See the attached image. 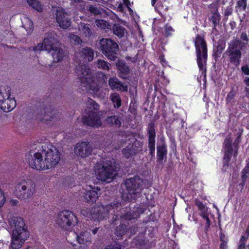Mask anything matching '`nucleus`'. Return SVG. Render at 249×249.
<instances>
[{"mask_svg": "<svg viewBox=\"0 0 249 249\" xmlns=\"http://www.w3.org/2000/svg\"><path fill=\"white\" fill-rule=\"evenodd\" d=\"M118 209L120 210V214L118 213L115 215V217H113L112 220L113 221H116L119 218L122 221L137 218L141 213H143L144 211L143 208L139 206L134 208V210L132 211H131L130 208L126 207L122 209V205L120 203L114 201L105 207L103 205L94 206L90 210V215L93 219L101 220L107 218L110 213H116V210Z\"/></svg>", "mask_w": 249, "mask_h": 249, "instance_id": "f257e3e1", "label": "nucleus"}, {"mask_svg": "<svg viewBox=\"0 0 249 249\" xmlns=\"http://www.w3.org/2000/svg\"><path fill=\"white\" fill-rule=\"evenodd\" d=\"M8 221L12 231L11 247L12 249H19L29 237L27 227L21 217L10 215Z\"/></svg>", "mask_w": 249, "mask_h": 249, "instance_id": "f03ea898", "label": "nucleus"}, {"mask_svg": "<svg viewBox=\"0 0 249 249\" xmlns=\"http://www.w3.org/2000/svg\"><path fill=\"white\" fill-rule=\"evenodd\" d=\"M124 184L126 192L122 195L123 200L130 202L135 200L140 197L143 189V180L139 176H135L133 178L126 179Z\"/></svg>", "mask_w": 249, "mask_h": 249, "instance_id": "7ed1b4c3", "label": "nucleus"}, {"mask_svg": "<svg viewBox=\"0 0 249 249\" xmlns=\"http://www.w3.org/2000/svg\"><path fill=\"white\" fill-rule=\"evenodd\" d=\"M75 73L81 85L85 87L86 90H91L94 93L98 92L99 87L95 81L91 69L86 64H78L76 67Z\"/></svg>", "mask_w": 249, "mask_h": 249, "instance_id": "20e7f679", "label": "nucleus"}, {"mask_svg": "<svg viewBox=\"0 0 249 249\" xmlns=\"http://www.w3.org/2000/svg\"><path fill=\"white\" fill-rule=\"evenodd\" d=\"M95 173L98 180L110 182L117 174L115 160H106L103 163L96 164Z\"/></svg>", "mask_w": 249, "mask_h": 249, "instance_id": "39448f33", "label": "nucleus"}, {"mask_svg": "<svg viewBox=\"0 0 249 249\" xmlns=\"http://www.w3.org/2000/svg\"><path fill=\"white\" fill-rule=\"evenodd\" d=\"M36 190V184L30 179L19 181L15 186L16 196L20 200H26L31 198Z\"/></svg>", "mask_w": 249, "mask_h": 249, "instance_id": "423d86ee", "label": "nucleus"}, {"mask_svg": "<svg viewBox=\"0 0 249 249\" xmlns=\"http://www.w3.org/2000/svg\"><path fill=\"white\" fill-rule=\"evenodd\" d=\"M78 222V219L74 213L70 211H61L57 215L56 224L64 231H71Z\"/></svg>", "mask_w": 249, "mask_h": 249, "instance_id": "0eeeda50", "label": "nucleus"}, {"mask_svg": "<svg viewBox=\"0 0 249 249\" xmlns=\"http://www.w3.org/2000/svg\"><path fill=\"white\" fill-rule=\"evenodd\" d=\"M195 45L196 50V60L199 69L206 71L205 66L207 60V46L204 38L197 35Z\"/></svg>", "mask_w": 249, "mask_h": 249, "instance_id": "6e6552de", "label": "nucleus"}, {"mask_svg": "<svg viewBox=\"0 0 249 249\" xmlns=\"http://www.w3.org/2000/svg\"><path fill=\"white\" fill-rule=\"evenodd\" d=\"M99 45L103 54L108 60L115 61L116 59L119 47L114 40L108 38H102L99 40Z\"/></svg>", "mask_w": 249, "mask_h": 249, "instance_id": "1a4fd4ad", "label": "nucleus"}, {"mask_svg": "<svg viewBox=\"0 0 249 249\" xmlns=\"http://www.w3.org/2000/svg\"><path fill=\"white\" fill-rule=\"evenodd\" d=\"M42 147L46 170L55 167L60 160V155L58 150L52 145L47 147L46 145L42 146Z\"/></svg>", "mask_w": 249, "mask_h": 249, "instance_id": "9d476101", "label": "nucleus"}, {"mask_svg": "<svg viewBox=\"0 0 249 249\" xmlns=\"http://www.w3.org/2000/svg\"><path fill=\"white\" fill-rule=\"evenodd\" d=\"M244 46L242 45L241 40L237 38L233 39L228 44L226 53L229 57V61L234 64H239L242 56L241 50Z\"/></svg>", "mask_w": 249, "mask_h": 249, "instance_id": "9b49d317", "label": "nucleus"}, {"mask_svg": "<svg viewBox=\"0 0 249 249\" xmlns=\"http://www.w3.org/2000/svg\"><path fill=\"white\" fill-rule=\"evenodd\" d=\"M58 115L57 110L51 106H47L38 109L36 118L41 122L49 124L50 122L56 120Z\"/></svg>", "mask_w": 249, "mask_h": 249, "instance_id": "f8f14e48", "label": "nucleus"}, {"mask_svg": "<svg viewBox=\"0 0 249 249\" xmlns=\"http://www.w3.org/2000/svg\"><path fill=\"white\" fill-rule=\"evenodd\" d=\"M43 157L42 153L30 152L28 156V162L29 166L37 170H46Z\"/></svg>", "mask_w": 249, "mask_h": 249, "instance_id": "ddd939ff", "label": "nucleus"}, {"mask_svg": "<svg viewBox=\"0 0 249 249\" xmlns=\"http://www.w3.org/2000/svg\"><path fill=\"white\" fill-rule=\"evenodd\" d=\"M94 50L86 47L79 49L75 53V60L79 64H86L88 62L91 61L94 57Z\"/></svg>", "mask_w": 249, "mask_h": 249, "instance_id": "4468645a", "label": "nucleus"}, {"mask_svg": "<svg viewBox=\"0 0 249 249\" xmlns=\"http://www.w3.org/2000/svg\"><path fill=\"white\" fill-rule=\"evenodd\" d=\"M93 149V147L89 142L84 141L76 143L74 152L77 157L84 159L90 156Z\"/></svg>", "mask_w": 249, "mask_h": 249, "instance_id": "2eb2a0df", "label": "nucleus"}, {"mask_svg": "<svg viewBox=\"0 0 249 249\" xmlns=\"http://www.w3.org/2000/svg\"><path fill=\"white\" fill-rule=\"evenodd\" d=\"M232 142V139L230 134L225 138L223 143V148L224 149V156L223 158V169L225 170L227 169L229 167V163L231 160L233 153Z\"/></svg>", "mask_w": 249, "mask_h": 249, "instance_id": "dca6fc26", "label": "nucleus"}, {"mask_svg": "<svg viewBox=\"0 0 249 249\" xmlns=\"http://www.w3.org/2000/svg\"><path fill=\"white\" fill-rule=\"evenodd\" d=\"M147 134L148 137V147L149 150V154L151 157H153L155 156V151L156 132L155 124L152 122L148 123Z\"/></svg>", "mask_w": 249, "mask_h": 249, "instance_id": "f3484780", "label": "nucleus"}, {"mask_svg": "<svg viewBox=\"0 0 249 249\" xmlns=\"http://www.w3.org/2000/svg\"><path fill=\"white\" fill-rule=\"evenodd\" d=\"M100 191V189L95 186L89 185L86 186L83 193L84 200L89 203L96 202L99 196L98 192Z\"/></svg>", "mask_w": 249, "mask_h": 249, "instance_id": "a211bd4d", "label": "nucleus"}, {"mask_svg": "<svg viewBox=\"0 0 249 249\" xmlns=\"http://www.w3.org/2000/svg\"><path fill=\"white\" fill-rule=\"evenodd\" d=\"M87 114L88 116L82 118V121L85 125L93 127H98L101 125V121L96 113L91 111V113Z\"/></svg>", "mask_w": 249, "mask_h": 249, "instance_id": "6ab92c4d", "label": "nucleus"}, {"mask_svg": "<svg viewBox=\"0 0 249 249\" xmlns=\"http://www.w3.org/2000/svg\"><path fill=\"white\" fill-rule=\"evenodd\" d=\"M56 19L60 27L66 29L71 26V21L69 15L64 10L57 11L56 14Z\"/></svg>", "mask_w": 249, "mask_h": 249, "instance_id": "aec40b11", "label": "nucleus"}, {"mask_svg": "<svg viewBox=\"0 0 249 249\" xmlns=\"http://www.w3.org/2000/svg\"><path fill=\"white\" fill-rule=\"evenodd\" d=\"M43 42L45 50L51 53L52 49L55 48V44L58 42L56 34L52 33L49 34L44 38Z\"/></svg>", "mask_w": 249, "mask_h": 249, "instance_id": "412c9836", "label": "nucleus"}, {"mask_svg": "<svg viewBox=\"0 0 249 249\" xmlns=\"http://www.w3.org/2000/svg\"><path fill=\"white\" fill-rule=\"evenodd\" d=\"M80 35L83 37L90 38L94 35V32L91 29V25L88 23L80 22L77 26Z\"/></svg>", "mask_w": 249, "mask_h": 249, "instance_id": "4be33fe9", "label": "nucleus"}, {"mask_svg": "<svg viewBox=\"0 0 249 249\" xmlns=\"http://www.w3.org/2000/svg\"><path fill=\"white\" fill-rule=\"evenodd\" d=\"M16 106V102L14 97L11 96L0 102V107L5 112L12 111Z\"/></svg>", "mask_w": 249, "mask_h": 249, "instance_id": "5701e85b", "label": "nucleus"}, {"mask_svg": "<svg viewBox=\"0 0 249 249\" xmlns=\"http://www.w3.org/2000/svg\"><path fill=\"white\" fill-rule=\"evenodd\" d=\"M108 84L112 89L117 91H127V86L125 83H121L116 77H111L108 80Z\"/></svg>", "mask_w": 249, "mask_h": 249, "instance_id": "b1692460", "label": "nucleus"}, {"mask_svg": "<svg viewBox=\"0 0 249 249\" xmlns=\"http://www.w3.org/2000/svg\"><path fill=\"white\" fill-rule=\"evenodd\" d=\"M115 66L119 72L120 76L123 78H125L130 72L129 67L123 60L118 59L115 63Z\"/></svg>", "mask_w": 249, "mask_h": 249, "instance_id": "393cba45", "label": "nucleus"}, {"mask_svg": "<svg viewBox=\"0 0 249 249\" xmlns=\"http://www.w3.org/2000/svg\"><path fill=\"white\" fill-rule=\"evenodd\" d=\"M138 144H139L138 148L136 149L135 147L130 145L124 148L122 151L123 155L128 159L140 152L142 150V144L141 142H138Z\"/></svg>", "mask_w": 249, "mask_h": 249, "instance_id": "a878e982", "label": "nucleus"}, {"mask_svg": "<svg viewBox=\"0 0 249 249\" xmlns=\"http://www.w3.org/2000/svg\"><path fill=\"white\" fill-rule=\"evenodd\" d=\"M72 234L75 236L78 243L79 244L90 243L91 236L90 233L87 231L81 232L79 234H77L75 232H73Z\"/></svg>", "mask_w": 249, "mask_h": 249, "instance_id": "bb28decb", "label": "nucleus"}, {"mask_svg": "<svg viewBox=\"0 0 249 249\" xmlns=\"http://www.w3.org/2000/svg\"><path fill=\"white\" fill-rule=\"evenodd\" d=\"M157 161L160 164H162L164 159H166L167 151L166 146L165 144L157 146Z\"/></svg>", "mask_w": 249, "mask_h": 249, "instance_id": "cd10ccee", "label": "nucleus"}, {"mask_svg": "<svg viewBox=\"0 0 249 249\" xmlns=\"http://www.w3.org/2000/svg\"><path fill=\"white\" fill-rule=\"evenodd\" d=\"M53 61L58 62L61 61L65 56V53L63 50L60 48L55 47V48L51 51Z\"/></svg>", "mask_w": 249, "mask_h": 249, "instance_id": "c85d7f7f", "label": "nucleus"}, {"mask_svg": "<svg viewBox=\"0 0 249 249\" xmlns=\"http://www.w3.org/2000/svg\"><path fill=\"white\" fill-rule=\"evenodd\" d=\"M113 33L119 38H122L124 36L126 33V30L122 26L118 23L114 24L110 29Z\"/></svg>", "mask_w": 249, "mask_h": 249, "instance_id": "c756f323", "label": "nucleus"}, {"mask_svg": "<svg viewBox=\"0 0 249 249\" xmlns=\"http://www.w3.org/2000/svg\"><path fill=\"white\" fill-rule=\"evenodd\" d=\"M86 105L87 109L85 110L86 113L93 112V110H98L99 109V105L92 99L88 98L86 101Z\"/></svg>", "mask_w": 249, "mask_h": 249, "instance_id": "7c9ffc66", "label": "nucleus"}, {"mask_svg": "<svg viewBox=\"0 0 249 249\" xmlns=\"http://www.w3.org/2000/svg\"><path fill=\"white\" fill-rule=\"evenodd\" d=\"M94 65L98 69L105 71H109L111 67L110 64L107 61L101 59H98L95 61L94 62Z\"/></svg>", "mask_w": 249, "mask_h": 249, "instance_id": "2f4dec72", "label": "nucleus"}, {"mask_svg": "<svg viewBox=\"0 0 249 249\" xmlns=\"http://www.w3.org/2000/svg\"><path fill=\"white\" fill-rule=\"evenodd\" d=\"M107 124L110 125H114L117 127H119L121 125L120 118L117 115H111L106 119Z\"/></svg>", "mask_w": 249, "mask_h": 249, "instance_id": "473e14b6", "label": "nucleus"}, {"mask_svg": "<svg viewBox=\"0 0 249 249\" xmlns=\"http://www.w3.org/2000/svg\"><path fill=\"white\" fill-rule=\"evenodd\" d=\"M11 96H12L11 88L7 86L0 87V102Z\"/></svg>", "mask_w": 249, "mask_h": 249, "instance_id": "72a5a7b5", "label": "nucleus"}, {"mask_svg": "<svg viewBox=\"0 0 249 249\" xmlns=\"http://www.w3.org/2000/svg\"><path fill=\"white\" fill-rule=\"evenodd\" d=\"M88 10L90 13L95 16L101 15L105 13V10L100 6H97L94 5H90L89 6Z\"/></svg>", "mask_w": 249, "mask_h": 249, "instance_id": "f704fd0d", "label": "nucleus"}, {"mask_svg": "<svg viewBox=\"0 0 249 249\" xmlns=\"http://www.w3.org/2000/svg\"><path fill=\"white\" fill-rule=\"evenodd\" d=\"M110 98L114 104L115 108H118L121 106L122 100L119 94L113 93L110 94Z\"/></svg>", "mask_w": 249, "mask_h": 249, "instance_id": "c9c22d12", "label": "nucleus"}, {"mask_svg": "<svg viewBox=\"0 0 249 249\" xmlns=\"http://www.w3.org/2000/svg\"><path fill=\"white\" fill-rule=\"evenodd\" d=\"M23 27L26 29L28 33H31L34 28V25L32 21L28 18H24L22 21Z\"/></svg>", "mask_w": 249, "mask_h": 249, "instance_id": "e433bc0d", "label": "nucleus"}, {"mask_svg": "<svg viewBox=\"0 0 249 249\" xmlns=\"http://www.w3.org/2000/svg\"><path fill=\"white\" fill-rule=\"evenodd\" d=\"M243 129H239L238 131L236 134V135H237L236 138L235 139V140L233 142V146L236 149L234 152V156H237V150H238V146H239L238 145H239V144L241 140V138L242 135L243 134Z\"/></svg>", "mask_w": 249, "mask_h": 249, "instance_id": "4c0bfd02", "label": "nucleus"}, {"mask_svg": "<svg viewBox=\"0 0 249 249\" xmlns=\"http://www.w3.org/2000/svg\"><path fill=\"white\" fill-rule=\"evenodd\" d=\"M27 1L30 6L38 12L42 11L43 6L37 0H27Z\"/></svg>", "mask_w": 249, "mask_h": 249, "instance_id": "58836bf2", "label": "nucleus"}, {"mask_svg": "<svg viewBox=\"0 0 249 249\" xmlns=\"http://www.w3.org/2000/svg\"><path fill=\"white\" fill-rule=\"evenodd\" d=\"M95 23L97 27L101 29H111V26L109 23L104 20L97 19L95 20Z\"/></svg>", "mask_w": 249, "mask_h": 249, "instance_id": "ea45409f", "label": "nucleus"}, {"mask_svg": "<svg viewBox=\"0 0 249 249\" xmlns=\"http://www.w3.org/2000/svg\"><path fill=\"white\" fill-rule=\"evenodd\" d=\"M126 232V225L124 224H121L116 228L115 233L118 237H122L124 235Z\"/></svg>", "mask_w": 249, "mask_h": 249, "instance_id": "a19ab883", "label": "nucleus"}, {"mask_svg": "<svg viewBox=\"0 0 249 249\" xmlns=\"http://www.w3.org/2000/svg\"><path fill=\"white\" fill-rule=\"evenodd\" d=\"M220 19V16L219 13L218 12L217 9H216V11L213 13V15L211 18V20H212L214 25V29H215L216 25L219 24Z\"/></svg>", "mask_w": 249, "mask_h": 249, "instance_id": "79ce46f5", "label": "nucleus"}, {"mask_svg": "<svg viewBox=\"0 0 249 249\" xmlns=\"http://www.w3.org/2000/svg\"><path fill=\"white\" fill-rule=\"evenodd\" d=\"M235 94L236 92L234 90V88H232L226 97V100L227 104L231 103L232 101L235 96Z\"/></svg>", "mask_w": 249, "mask_h": 249, "instance_id": "37998d69", "label": "nucleus"}, {"mask_svg": "<svg viewBox=\"0 0 249 249\" xmlns=\"http://www.w3.org/2000/svg\"><path fill=\"white\" fill-rule=\"evenodd\" d=\"M69 37L71 41H73L74 44H80L82 42L79 36L75 35L72 33H70Z\"/></svg>", "mask_w": 249, "mask_h": 249, "instance_id": "c03bdc74", "label": "nucleus"}, {"mask_svg": "<svg viewBox=\"0 0 249 249\" xmlns=\"http://www.w3.org/2000/svg\"><path fill=\"white\" fill-rule=\"evenodd\" d=\"M240 38L243 41H241L242 45L245 47L249 43V38L248 36L247 33L245 32H243L240 36Z\"/></svg>", "mask_w": 249, "mask_h": 249, "instance_id": "a18cd8bd", "label": "nucleus"}, {"mask_svg": "<svg viewBox=\"0 0 249 249\" xmlns=\"http://www.w3.org/2000/svg\"><path fill=\"white\" fill-rule=\"evenodd\" d=\"M248 237L247 236L243 235L239 242V244L238 247V249H246V242L247 241Z\"/></svg>", "mask_w": 249, "mask_h": 249, "instance_id": "49530a36", "label": "nucleus"}, {"mask_svg": "<svg viewBox=\"0 0 249 249\" xmlns=\"http://www.w3.org/2000/svg\"><path fill=\"white\" fill-rule=\"evenodd\" d=\"M247 4V0H239L237 2V7L244 11L246 9Z\"/></svg>", "mask_w": 249, "mask_h": 249, "instance_id": "de8ad7c7", "label": "nucleus"}, {"mask_svg": "<svg viewBox=\"0 0 249 249\" xmlns=\"http://www.w3.org/2000/svg\"><path fill=\"white\" fill-rule=\"evenodd\" d=\"M165 33L167 36H171L174 31V29L169 24H166L164 26Z\"/></svg>", "mask_w": 249, "mask_h": 249, "instance_id": "09e8293b", "label": "nucleus"}, {"mask_svg": "<svg viewBox=\"0 0 249 249\" xmlns=\"http://www.w3.org/2000/svg\"><path fill=\"white\" fill-rule=\"evenodd\" d=\"M225 44L224 43L218 42V45L216 47V53L218 54H220L225 48Z\"/></svg>", "mask_w": 249, "mask_h": 249, "instance_id": "8fccbe9b", "label": "nucleus"}, {"mask_svg": "<svg viewBox=\"0 0 249 249\" xmlns=\"http://www.w3.org/2000/svg\"><path fill=\"white\" fill-rule=\"evenodd\" d=\"M33 50L34 51H40L45 50V44L44 42H43L42 43L38 44L37 46H35Z\"/></svg>", "mask_w": 249, "mask_h": 249, "instance_id": "3c124183", "label": "nucleus"}, {"mask_svg": "<svg viewBox=\"0 0 249 249\" xmlns=\"http://www.w3.org/2000/svg\"><path fill=\"white\" fill-rule=\"evenodd\" d=\"M195 204H196V206H197L199 210H200L201 211H205V209H206L205 206L202 203V202H201L200 201L197 200V201H196Z\"/></svg>", "mask_w": 249, "mask_h": 249, "instance_id": "603ef678", "label": "nucleus"}, {"mask_svg": "<svg viewBox=\"0 0 249 249\" xmlns=\"http://www.w3.org/2000/svg\"><path fill=\"white\" fill-rule=\"evenodd\" d=\"M5 202V197L3 192L0 189V207H1Z\"/></svg>", "mask_w": 249, "mask_h": 249, "instance_id": "864d4df0", "label": "nucleus"}, {"mask_svg": "<svg viewBox=\"0 0 249 249\" xmlns=\"http://www.w3.org/2000/svg\"><path fill=\"white\" fill-rule=\"evenodd\" d=\"M159 10L167 11L168 10V6L166 5L164 6L163 3L160 2L158 3V7Z\"/></svg>", "mask_w": 249, "mask_h": 249, "instance_id": "5fc2aeb1", "label": "nucleus"}, {"mask_svg": "<svg viewBox=\"0 0 249 249\" xmlns=\"http://www.w3.org/2000/svg\"><path fill=\"white\" fill-rule=\"evenodd\" d=\"M139 227H138L137 225L132 226L129 230L131 234H135L136 233L137 231H138V229Z\"/></svg>", "mask_w": 249, "mask_h": 249, "instance_id": "6e6d98bb", "label": "nucleus"}, {"mask_svg": "<svg viewBox=\"0 0 249 249\" xmlns=\"http://www.w3.org/2000/svg\"><path fill=\"white\" fill-rule=\"evenodd\" d=\"M242 71L246 75H249V68L247 65L243 66L241 67Z\"/></svg>", "mask_w": 249, "mask_h": 249, "instance_id": "4d7b16f0", "label": "nucleus"}, {"mask_svg": "<svg viewBox=\"0 0 249 249\" xmlns=\"http://www.w3.org/2000/svg\"><path fill=\"white\" fill-rule=\"evenodd\" d=\"M232 13V9L231 7H228L225 11L224 15L226 16H229L231 15Z\"/></svg>", "mask_w": 249, "mask_h": 249, "instance_id": "13d9d810", "label": "nucleus"}, {"mask_svg": "<svg viewBox=\"0 0 249 249\" xmlns=\"http://www.w3.org/2000/svg\"><path fill=\"white\" fill-rule=\"evenodd\" d=\"M71 3L74 6H77L79 3H83L84 1L82 0H70Z\"/></svg>", "mask_w": 249, "mask_h": 249, "instance_id": "bf43d9fd", "label": "nucleus"}, {"mask_svg": "<svg viewBox=\"0 0 249 249\" xmlns=\"http://www.w3.org/2000/svg\"><path fill=\"white\" fill-rule=\"evenodd\" d=\"M222 242L220 245L219 249H226L227 248V243L221 239Z\"/></svg>", "mask_w": 249, "mask_h": 249, "instance_id": "052dcab7", "label": "nucleus"}, {"mask_svg": "<svg viewBox=\"0 0 249 249\" xmlns=\"http://www.w3.org/2000/svg\"><path fill=\"white\" fill-rule=\"evenodd\" d=\"M19 201L17 199H12L10 201V204L12 206H17L18 204Z\"/></svg>", "mask_w": 249, "mask_h": 249, "instance_id": "680f3d73", "label": "nucleus"}, {"mask_svg": "<svg viewBox=\"0 0 249 249\" xmlns=\"http://www.w3.org/2000/svg\"><path fill=\"white\" fill-rule=\"evenodd\" d=\"M247 174V173H244V171L242 170L241 178L242 180H244V181H246L247 178H248Z\"/></svg>", "mask_w": 249, "mask_h": 249, "instance_id": "e2e57ef3", "label": "nucleus"}, {"mask_svg": "<svg viewBox=\"0 0 249 249\" xmlns=\"http://www.w3.org/2000/svg\"><path fill=\"white\" fill-rule=\"evenodd\" d=\"M236 23L234 21H231L230 23L231 29L233 30L236 27Z\"/></svg>", "mask_w": 249, "mask_h": 249, "instance_id": "0e129e2a", "label": "nucleus"}, {"mask_svg": "<svg viewBox=\"0 0 249 249\" xmlns=\"http://www.w3.org/2000/svg\"><path fill=\"white\" fill-rule=\"evenodd\" d=\"M243 171H244V173H249V162L247 163Z\"/></svg>", "mask_w": 249, "mask_h": 249, "instance_id": "69168bd1", "label": "nucleus"}, {"mask_svg": "<svg viewBox=\"0 0 249 249\" xmlns=\"http://www.w3.org/2000/svg\"><path fill=\"white\" fill-rule=\"evenodd\" d=\"M201 215L205 220L207 218H209L207 213H205V211H203V212L201 213Z\"/></svg>", "mask_w": 249, "mask_h": 249, "instance_id": "338daca9", "label": "nucleus"}, {"mask_svg": "<svg viewBox=\"0 0 249 249\" xmlns=\"http://www.w3.org/2000/svg\"><path fill=\"white\" fill-rule=\"evenodd\" d=\"M244 82L246 85L247 86L249 87V77H246L244 80Z\"/></svg>", "mask_w": 249, "mask_h": 249, "instance_id": "774afa93", "label": "nucleus"}]
</instances>
